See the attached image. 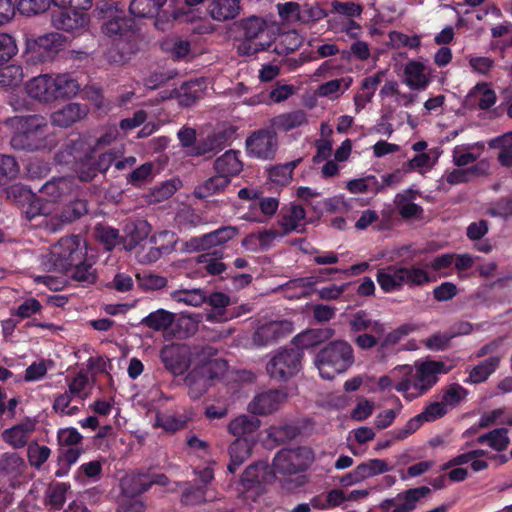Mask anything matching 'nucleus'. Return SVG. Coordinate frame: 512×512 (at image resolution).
<instances>
[{"label":"nucleus","instance_id":"obj_1","mask_svg":"<svg viewBox=\"0 0 512 512\" xmlns=\"http://www.w3.org/2000/svg\"><path fill=\"white\" fill-rule=\"evenodd\" d=\"M457 361L455 358H447L416 362L414 366L398 365L389 375L378 379L377 390L386 392L394 388L406 400L412 401L430 390L438 382L439 375L447 374L456 367Z\"/></svg>","mask_w":512,"mask_h":512},{"label":"nucleus","instance_id":"obj_2","mask_svg":"<svg viewBox=\"0 0 512 512\" xmlns=\"http://www.w3.org/2000/svg\"><path fill=\"white\" fill-rule=\"evenodd\" d=\"M228 365L213 347H202L194 356L193 368L185 378L188 395L191 399H199L211 386L212 381L225 375Z\"/></svg>","mask_w":512,"mask_h":512},{"label":"nucleus","instance_id":"obj_3","mask_svg":"<svg viewBox=\"0 0 512 512\" xmlns=\"http://www.w3.org/2000/svg\"><path fill=\"white\" fill-rule=\"evenodd\" d=\"M24 88L34 101L52 104L75 97L80 90V84L70 73H44L29 79Z\"/></svg>","mask_w":512,"mask_h":512},{"label":"nucleus","instance_id":"obj_4","mask_svg":"<svg viewBox=\"0 0 512 512\" xmlns=\"http://www.w3.org/2000/svg\"><path fill=\"white\" fill-rule=\"evenodd\" d=\"M13 134L11 146L16 150L39 151L48 148L49 125L47 119L39 114L17 116L11 119Z\"/></svg>","mask_w":512,"mask_h":512},{"label":"nucleus","instance_id":"obj_5","mask_svg":"<svg viewBox=\"0 0 512 512\" xmlns=\"http://www.w3.org/2000/svg\"><path fill=\"white\" fill-rule=\"evenodd\" d=\"M376 280L383 292L393 293L401 290L404 285L409 287L426 285L434 281V278L424 267L390 265L378 269Z\"/></svg>","mask_w":512,"mask_h":512},{"label":"nucleus","instance_id":"obj_6","mask_svg":"<svg viewBox=\"0 0 512 512\" xmlns=\"http://www.w3.org/2000/svg\"><path fill=\"white\" fill-rule=\"evenodd\" d=\"M353 362L354 355L351 345L341 340L331 342L315 357V365L320 376L327 380L344 373Z\"/></svg>","mask_w":512,"mask_h":512},{"label":"nucleus","instance_id":"obj_7","mask_svg":"<svg viewBox=\"0 0 512 512\" xmlns=\"http://www.w3.org/2000/svg\"><path fill=\"white\" fill-rule=\"evenodd\" d=\"M86 256V247L79 236L61 238L51 247L48 263L43 265L56 271H68Z\"/></svg>","mask_w":512,"mask_h":512},{"label":"nucleus","instance_id":"obj_8","mask_svg":"<svg viewBox=\"0 0 512 512\" xmlns=\"http://www.w3.org/2000/svg\"><path fill=\"white\" fill-rule=\"evenodd\" d=\"M103 33L109 37L115 38L116 48L120 51L119 57L112 55L109 59L113 62H125L129 59V54L135 51V32L133 30V21L124 16L115 15L103 24Z\"/></svg>","mask_w":512,"mask_h":512},{"label":"nucleus","instance_id":"obj_9","mask_svg":"<svg viewBox=\"0 0 512 512\" xmlns=\"http://www.w3.org/2000/svg\"><path fill=\"white\" fill-rule=\"evenodd\" d=\"M64 45L65 37L58 32H50L36 38H27L26 59L32 64L52 61Z\"/></svg>","mask_w":512,"mask_h":512},{"label":"nucleus","instance_id":"obj_10","mask_svg":"<svg viewBox=\"0 0 512 512\" xmlns=\"http://www.w3.org/2000/svg\"><path fill=\"white\" fill-rule=\"evenodd\" d=\"M315 455L309 447L282 449L273 459L274 473L292 475L307 470L314 462Z\"/></svg>","mask_w":512,"mask_h":512},{"label":"nucleus","instance_id":"obj_11","mask_svg":"<svg viewBox=\"0 0 512 512\" xmlns=\"http://www.w3.org/2000/svg\"><path fill=\"white\" fill-rule=\"evenodd\" d=\"M245 40L238 50L243 55H253L270 47L269 30L264 20L258 17L247 19L243 23Z\"/></svg>","mask_w":512,"mask_h":512},{"label":"nucleus","instance_id":"obj_12","mask_svg":"<svg viewBox=\"0 0 512 512\" xmlns=\"http://www.w3.org/2000/svg\"><path fill=\"white\" fill-rule=\"evenodd\" d=\"M60 6L62 9L53 11L51 15V23L54 28L79 35L88 30L90 18L86 11L89 8Z\"/></svg>","mask_w":512,"mask_h":512},{"label":"nucleus","instance_id":"obj_13","mask_svg":"<svg viewBox=\"0 0 512 512\" xmlns=\"http://www.w3.org/2000/svg\"><path fill=\"white\" fill-rule=\"evenodd\" d=\"M7 197L18 204L27 203L25 215L29 220L51 215L55 210L52 202L44 201L41 196H36L30 189L20 184L10 186L7 189Z\"/></svg>","mask_w":512,"mask_h":512},{"label":"nucleus","instance_id":"obj_14","mask_svg":"<svg viewBox=\"0 0 512 512\" xmlns=\"http://www.w3.org/2000/svg\"><path fill=\"white\" fill-rule=\"evenodd\" d=\"M301 357L293 347L279 349L267 363V372L274 379L287 380L300 370Z\"/></svg>","mask_w":512,"mask_h":512},{"label":"nucleus","instance_id":"obj_15","mask_svg":"<svg viewBox=\"0 0 512 512\" xmlns=\"http://www.w3.org/2000/svg\"><path fill=\"white\" fill-rule=\"evenodd\" d=\"M275 473L265 462H258L246 468L241 477L242 493L247 499H255L264 491V485L271 483Z\"/></svg>","mask_w":512,"mask_h":512},{"label":"nucleus","instance_id":"obj_16","mask_svg":"<svg viewBox=\"0 0 512 512\" xmlns=\"http://www.w3.org/2000/svg\"><path fill=\"white\" fill-rule=\"evenodd\" d=\"M200 349L190 350L184 345H167L161 352L160 357L165 368L173 375H182L189 367L193 368L194 356Z\"/></svg>","mask_w":512,"mask_h":512},{"label":"nucleus","instance_id":"obj_17","mask_svg":"<svg viewBox=\"0 0 512 512\" xmlns=\"http://www.w3.org/2000/svg\"><path fill=\"white\" fill-rule=\"evenodd\" d=\"M149 242V247H146V244H144L137 251V258L142 263L155 262L163 254L171 252L174 249L176 239L174 233L161 231L154 234Z\"/></svg>","mask_w":512,"mask_h":512},{"label":"nucleus","instance_id":"obj_18","mask_svg":"<svg viewBox=\"0 0 512 512\" xmlns=\"http://www.w3.org/2000/svg\"><path fill=\"white\" fill-rule=\"evenodd\" d=\"M278 142L275 132L258 130L246 139L247 153L262 160L271 159L277 150Z\"/></svg>","mask_w":512,"mask_h":512},{"label":"nucleus","instance_id":"obj_19","mask_svg":"<svg viewBox=\"0 0 512 512\" xmlns=\"http://www.w3.org/2000/svg\"><path fill=\"white\" fill-rule=\"evenodd\" d=\"M429 493L430 489L426 486L412 488L397 494L393 498L383 500L380 508L384 512H412L416 508L418 501Z\"/></svg>","mask_w":512,"mask_h":512},{"label":"nucleus","instance_id":"obj_20","mask_svg":"<svg viewBox=\"0 0 512 512\" xmlns=\"http://www.w3.org/2000/svg\"><path fill=\"white\" fill-rule=\"evenodd\" d=\"M277 11L280 18L287 23H307L322 16V10L318 6L293 1L278 3Z\"/></svg>","mask_w":512,"mask_h":512},{"label":"nucleus","instance_id":"obj_21","mask_svg":"<svg viewBox=\"0 0 512 512\" xmlns=\"http://www.w3.org/2000/svg\"><path fill=\"white\" fill-rule=\"evenodd\" d=\"M403 83L411 90L424 91L432 78V69L424 62L410 60L404 66Z\"/></svg>","mask_w":512,"mask_h":512},{"label":"nucleus","instance_id":"obj_22","mask_svg":"<svg viewBox=\"0 0 512 512\" xmlns=\"http://www.w3.org/2000/svg\"><path fill=\"white\" fill-rule=\"evenodd\" d=\"M87 212V204L84 200L76 199L69 203L65 208L56 214L43 217L41 224L45 225L50 231H57L64 223L72 222Z\"/></svg>","mask_w":512,"mask_h":512},{"label":"nucleus","instance_id":"obj_23","mask_svg":"<svg viewBox=\"0 0 512 512\" xmlns=\"http://www.w3.org/2000/svg\"><path fill=\"white\" fill-rule=\"evenodd\" d=\"M293 331V324L288 320L269 321L261 324L254 333L253 341L258 346L268 345Z\"/></svg>","mask_w":512,"mask_h":512},{"label":"nucleus","instance_id":"obj_24","mask_svg":"<svg viewBox=\"0 0 512 512\" xmlns=\"http://www.w3.org/2000/svg\"><path fill=\"white\" fill-rule=\"evenodd\" d=\"M287 398L282 390H269L258 394L248 405L252 414L267 415L278 410Z\"/></svg>","mask_w":512,"mask_h":512},{"label":"nucleus","instance_id":"obj_25","mask_svg":"<svg viewBox=\"0 0 512 512\" xmlns=\"http://www.w3.org/2000/svg\"><path fill=\"white\" fill-rule=\"evenodd\" d=\"M89 112L88 106L76 102L68 103L50 115L51 124L67 128L84 119Z\"/></svg>","mask_w":512,"mask_h":512},{"label":"nucleus","instance_id":"obj_26","mask_svg":"<svg viewBox=\"0 0 512 512\" xmlns=\"http://www.w3.org/2000/svg\"><path fill=\"white\" fill-rule=\"evenodd\" d=\"M238 234V229L233 226L221 227L200 237L191 238L188 247L194 250H207L211 247L222 245L233 239Z\"/></svg>","mask_w":512,"mask_h":512},{"label":"nucleus","instance_id":"obj_27","mask_svg":"<svg viewBox=\"0 0 512 512\" xmlns=\"http://www.w3.org/2000/svg\"><path fill=\"white\" fill-rule=\"evenodd\" d=\"M306 213L302 206L291 203L288 206L282 207L279 218L278 226L281 232L285 235L291 232H301L305 226Z\"/></svg>","mask_w":512,"mask_h":512},{"label":"nucleus","instance_id":"obj_28","mask_svg":"<svg viewBox=\"0 0 512 512\" xmlns=\"http://www.w3.org/2000/svg\"><path fill=\"white\" fill-rule=\"evenodd\" d=\"M116 154L112 151H94L90 149L88 154L85 155V164L89 166V171H81L80 179L88 181L92 179L97 172H106L111 164L115 161Z\"/></svg>","mask_w":512,"mask_h":512},{"label":"nucleus","instance_id":"obj_29","mask_svg":"<svg viewBox=\"0 0 512 512\" xmlns=\"http://www.w3.org/2000/svg\"><path fill=\"white\" fill-rule=\"evenodd\" d=\"M74 190L75 184L73 179L68 177H62L46 182L42 186L40 191L44 196L50 198L45 199L44 197H42L44 201L52 202L54 204V214H56L59 210L57 201L63 199L67 195L72 194Z\"/></svg>","mask_w":512,"mask_h":512},{"label":"nucleus","instance_id":"obj_30","mask_svg":"<svg viewBox=\"0 0 512 512\" xmlns=\"http://www.w3.org/2000/svg\"><path fill=\"white\" fill-rule=\"evenodd\" d=\"M35 426L33 420H24L11 428L5 429L2 432V439L15 449L23 448L28 444L30 436L35 431Z\"/></svg>","mask_w":512,"mask_h":512},{"label":"nucleus","instance_id":"obj_31","mask_svg":"<svg viewBox=\"0 0 512 512\" xmlns=\"http://www.w3.org/2000/svg\"><path fill=\"white\" fill-rule=\"evenodd\" d=\"M308 124L307 113L302 110H293L273 117L270 125L273 132H288Z\"/></svg>","mask_w":512,"mask_h":512},{"label":"nucleus","instance_id":"obj_32","mask_svg":"<svg viewBox=\"0 0 512 512\" xmlns=\"http://www.w3.org/2000/svg\"><path fill=\"white\" fill-rule=\"evenodd\" d=\"M208 83L204 78H197L183 83L177 88V99L181 106H191L200 99L206 89Z\"/></svg>","mask_w":512,"mask_h":512},{"label":"nucleus","instance_id":"obj_33","mask_svg":"<svg viewBox=\"0 0 512 512\" xmlns=\"http://www.w3.org/2000/svg\"><path fill=\"white\" fill-rule=\"evenodd\" d=\"M242 167L243 165L239 158V152L235 150L226 151L218 157L214 163L216 174L226 178L229 183L233 176H236L241 172Z\"/></svg>","mask_w":512,"mask_h":512},{"label":"nucleus","instance_id":"obj_34","mask_svg":"<svg viewBox=\"0 0 512 512\" xmlns=\"http://www.w3.org/2000/svg\"><path fill=\"white\" fill-rule=\"evenodd\" d=\"M500 359L499 356H492L473 367H468V376L463 382L471 385L485 382L499 367Z\"/></svg>","mask_w":512,"mask_h":512},{"label":"nucleus","instance_id":"obj_35","mask_svg":"<svg viewBox=\"0 0 512 512\" xmlns=\"http://www.w3.org/2000/svg\"><path fill=\"white\" fill-rule=\"evenodd\" d=\"M417 194L418 191L411 188L396 194L394 204L403 218H417L422 215L423 209L414 203Z\"/></svg>","mask_w":512,"mask_h":512},{"label":"nucleus","instance_id":"obj_36","mask_svg":"<svg viewBox=\"0 0 512 512\" xmlns=\"http://www.w3.org/2000/svg\"><path fill=\"white\" fill-rule=\"evenodd\" d=\"M191 416L192 414L187 411L183 413H157L154 427H160L166 432H176L186 426Z\"/></svg>","mask_w":512,"mask_h":512},{"label":"nucleus","instance_id":"obj_37","mask_svg":"<svg viewBox=\"0 0 512 512\" xmlns=\"http://www.w3.org/2000/svg\"><path fill=\"white\" fill-rule=\"evenodd\" d=\"M210 16L218 21L232 19L239 12L238 0H213L208 7Z\"/></svg>","mask_w":512,"mask_h":512},{"label":"nucleus","instance_id":"obj_38","mask_svg":"<svg viewBox=\"0 0 512 512\" xmlns=\"http://www.w3.org/2000/svg\"><path fill=\"white\" fill-rule=\"evenodd\" d=\"M260 427V420L254 416L239 415L228 424V431L237 438L255 432Z\"/></svg>","mask_w":512,"mask_h":512},{"label":"nucleus","instance_id":"obj_39","mask_svg":"<svg viewBox=\"0 0 512 512\" xmlns=\"http://www.w3.org/2000/svg\"><path fill=\"white\" fill-rule=\"evenodd\" d=\"M317 283L313 277L293 279L282 286L285 296L289 299H300L308 296Z\"/></svg>","mask_w":512,"mask_h":512},{"label":"nucleus","instance_id":"obj_40","mask_svg":"<svg viewBox=\"0 0 512 512\" xmlns=\"http://www.w3.org/2000/svg\"><path fill=\"white\" fill-rule=\"evenodd\" d=\"M251 443L246 438H237L229 447L230 463L228 469L234 473L237 468L249 457Z\"/></svg>","mask_w":512,"mask_h":512},{"label":"nucleus","instance_id":"obj_41","mask_svg":"<svg viewBox=\"0 0 512 512\" xmlns=\"http://www.w3.org/2000/svg\"><path fill=\"white\" fill-rule=\"evenodd\" d=\"M352 82L350 76L327 81L318 87V94L331 100L337 99L350 88Z\"/></svg>","mask_w":512,"mask_h":512},{"label":"nucleus","instance_id":"obj_42","mask_svg":"<svg viewBox=\"0 0 512 512\" xmlns=\"http://www.w3.org/2000/svg\"><path fill=\"white\" fill-rule=\"evenodd\" d=\"M83 403L74 397L70 392L58 394L53 403V410L60 415L73 416L76 415Z\"/></svg>","mask_w":512,"mask_h":512},{"label":"nucleus","instance_id":"obj_43","mask_svg":"<svg viewBox=\"0 0 512 512\" xmlns=\"http://www.w3.org/2000/svg\"><path fill=\"white\" fill-rule=\"evenodd\" d=\"M229 182L226 178L218 176L217 174L206 179L194 189V194L197 198L204 199L214 194L221 193L228 186Z\"/></svg>","mask_w":512,"mask_h":512},{"label":"nucleus","instance_id":"obj_44","mask_svg":"<svg viewBox=\"0 0 512 512\" xmlns=\"http://www.w3.org/2000/svg\"><path fill=\"white\" fill-rule=\"evenodd\" d=\"M122 492L125 496H135L141 494L150 488L148 478L142 474L126 475L120 483Z\"/></svg>","mask_w":512,"mask_h":512},{"label":"nucleus","instance_id":"obj_45","mask_svg":"<svg viewBox=\"0 0 512 512\" xmlns=\"http://www.w3.org/2000/svg\"><path fill=\"white\" fill-rule=\"evenodd\" d=\"M392 467L383 459H370L359 464L355 468L356 478L365 480L367 478L377 476L388 472Z\"/></svg>","mask_w":512,"mask_h":512},{"label":"nucleus","instance_id":"obj_46","mask_svg":"<svg viewBox=\"0 0 512 512\" xmlns=\"http://www.w3.org/2000/svg\"><path fill=\"white\" fill-rule=\"evenodd\" d=\"M350 326L353 331H368L375 335H382L384 333V326L382 323L372 320L364 311L357 312L350 320Z\"/></svg>","mask_w":512,"mask_h":512},{"label":"nucleus","instance_id":"obj_47","mask_svg":"<svg viewBox=\"0 0 512 512\" xmlns=\"http://www.w3.org/2000/svg\"><path fill=\"white\" fill-rule=\"evenodd\" d=\"M26 468L24 459L15 452L4 453L0 458V469L13 478L21 476Z\"/></svg>","mask_w":512,"mask_h":512},{"label":"nucleus","instance_id":"obj_48","mask_svg":"<svg viewBox=\"0 0 512 512\" xmlns=\"http://www.w3.org/2000/svg\"><path fill=\"white\" fill-rule=\"evenodd\" d=\"M470 101L481 109H488L496 102V94L488 84H477L468 95Z\"/></svg>","mask_w":512,"mask_h":512},{"label":"nucleus","instance_id":"obj_49","mask_svg":"<svg viewBox=\"0 0 512 512\" xmlns=\"http://www.w3.org/2000/svg\"><path fill=\"white\" fill-rule=\"evenodd\" d=\"M62 272L84 284H92L96 281V271L93 268V264L86 260V256L81 262L75 263L71 269Z\"/></svg>","mask_w":512,"mask_h":512},{"label":"nucleus","instance_id":"obj_50","mask_svg":"<svg viewBox=\"0 0 512 512\" xmlns=\"http://www.w3.org/2000/svg\"><path fill=\"white\" fill-rule=\"evenodd\" d=\"M167 0H132L130 3V13L135 17H153Z\"/></svg>","mask_w":512,"mask_h":512},{"label":"nucleus","instance_id":"obj_51","mask_svg":"<svg viewBox=\"0 0 512 512\" xmlns=\"http://www.w3.org/2000/svg\"><path fill=\"white\" fill-rule=\"evenodd\" d=\"M70 488V485L66 483H53L46 490V505L50 507L51 510H60L65 501L66 494Z\"/></svg>","mask_w":512,"mask_h":512},{"label":"nucleus","instance_id":"obj_52","mask_svg":"<svg viewBox=\"0 0 512 512\" xmlns=\"http://www.w3.org/2000/svg\"><path fill=\"white\" fill-rule=\"evenodd\" d=\"M347 189L351 193H378L383 189V185L374 175H368L362 178L353 179L347 183Z\"/></svg>","mask_w":512,"mask_h":512},{"label":"nucleus","instance_id":"obj_53","mask_svg":"<svg viewBox=\"0 0 512 512\" xmlns=\"http://www.w3.org/2000/svg\"><path fill=\"white\" fill-rule=\"evenodd\" d=\"M436 161L437 156L434 155V152L432 151H429L428 153H419L404 165V169L406 172L417 171L424 175L432 169Z\"/></svg>","mask_w":512,"mask_h":512},{"label":"nucleus","instance_id":"obj_54","mask_svg":"<svg viewBox=\"0 0 512 512\" xmlns=\"http://www.w3.org/2000/svg\"><path fill=\"white\" fill-rule=\"evenodd\" d=\"M506 428H498L483 434L477 438V443L488 444L489 447L496 451H503L509 444V438Z\"/></svg>","mask_w":512,"mask_h":512},{"label":"nucleus","instance_id":"obj_55","mask_svg":"<svg viewBox=\"0 0 512 512\" xmlns=\"http://www.w3.org/2000/svg\"><path fill=\"white\" fill-rule=\"evenodd\" d=\"M171 298L178 303L194 307L202 305L207 300L205 293L201 289L175 290L171 293Z\"/></svg>","mask_w":512,"mask_h":512},{"label":"nucleus","instance_id":"obj_56","mask_svg":"<svg viewBox=\"0 0 512 512\" xmlns=\"http://www.w3.org/2000/svg\"><path fill=\"white\" fill-rule=\"evenodd\" d=\"M23 69L19 65L11 64L0 68V87L13 88L23 80Z\"/></svg>","mask_w":512,"mask_h":512},{"label":"nucleus","instance_id":"obj_57","mask_svg":"<svg viewBox=\"0 0 512 512\" xmlns=\"http://www.w3.org/2000/svg\"><path fill=\"white\" fill-rule=\"evenodd\" d=\"M468 395V390L458 383L449 385L443 390L441 401L445 404L447 410L455 408L459 405Z\"/></svg>","mask_w":512,"mask_h":512},{"label":"nucleus","instance_id":"obj_58","mask_svg":"<svg viewBox=\"0 0 512 512\" xmlns=\"http://www.w3.org/2000/svg\"><path fill=\"white\" fill-rule=\"evenodd\" d=\"M173 321L174 314L164 309L151 312L143 320L148 327L157 331L169 328Z\"/></svg>","mask_w":512,"mask_h":512},{"label":"nucleus","instance_id":"obj_59","mask_svg":"<svg viewBox=\"0 0 512 512\" xmlns=\"http://www.w3.org/2000/svg\"><path fill=\"white\" fill-rule=\"evenodd\" d=\"M19 174V165L14 157L0 154V186L6 185Z\"/></svg>","mask_w":512,"mask_h":512},{"label":"nucleus","instance_id":"obj_60","mask_svg":"<svg viewBox=\"0 0 512 512\" xmlns=\"http://www.w3.org/2000/svg\"><path fill=\"white\" fill-rule=\"evenodd\" d=\"M322 340L323 334L321 331L310 329L294 337L293 348H295L301 353V351L304 349H308L310 347L318 345L319 343L322 342Z\"/></svg>","mask_w":512,"mask_h":512},{"label":"nucleus","instance_id":"obj_61","mask_svg":"<svg viewBox=\"0 0 512 512\" xmlns=\"http://www.w3.org/2000/svg\"><path fill=\"white\" fill-rule=\"evenodd\" d=\"M300 159L273 167L269 171V179L279 185H285L292 179V173Z\"/></svg>","mask_w":512,"mask_h":512},{"label":"nucleus","instance_id":"obj_62","mask_svg":"<svg viewBox=\"0 0 512 512\" xmlns=\"http://www.w3.org/2000/svg\"><path fill=\"white\" fill-rule=\"evenodd\" d=\"M447 412L445 404L442 401H436L428 404L421 413L414 417L418 419V423L421 426L425 422H432L442 418Z\"/></svg>","mask_w":512,"mask_h":512},{"label":"nucleus","instance_id":"obj_63","mask_svg":"<svg viewBox=\"0 0 512 512\" xmlns=\"http://www.w3.org/2000/svg\"><path fill=\"white\" fill-rule=\"evenodd\" d=\"M53 367L51 360H38L31 363L25 370L24 380L26 382H35L43 379L48 370Z\"/></svg>","mask_w":512,"mask_h":512},{"label":"nucleus","instance_id":"obj_64","mask_svg":"<svg viewBox=\"0 0 512 512\" xmlns=\"http://www.w3.org/2000/svg\"><path fill=\"white\" fill-rule=\"evenodd\" d=\"M500 147L498 160L501 165L512 167V131L495 140Z\"/></svg>","mask_w":512,"mask_h":512}]
</instances>
